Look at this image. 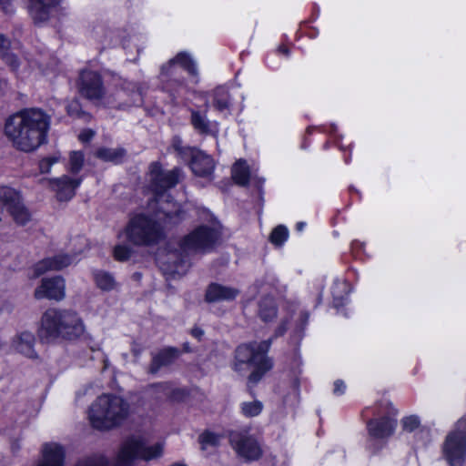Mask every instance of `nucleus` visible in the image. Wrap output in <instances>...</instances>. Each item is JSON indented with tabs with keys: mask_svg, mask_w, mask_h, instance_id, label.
I'll list each match as a JSON object with an SVG mask.
<instances>
[{
	"mask_svg": "<svg viewBox=\"0 0 466 466\" xmlns=\"http://www.w3.org/2000/svg\"><path fill=\"white\" fill-rule=\"evenodd\" d=\"M345 384L342 380H336L334 383V392L336 394H342L345 390Z\"/></svg>",
	"mask_w": 466,
	"mask_h": 466,
	"instance_id": "41",
	"label": "nucleus"
},
{
	"mask_svg": "<svg viewBox=\"0 0 466 466\" xmlns=\"http://www.w3.org/2000/svg\"><path fill=\"white\" fill-rule=\"evenodd\" d=\"M5 62L11 67L12 70H16L18 67V60L16 56L11 53H5L3 55Z\"/></svg>",
	"mask_w": 466,
	"mask_h": 466,
	"instance_id": "39",
	"label": "nucleus"
},
{
	"mask_svg": "<svg viewBox=\"0 0 466 466\" xmlns=\"http://www.w3.org/2000/svg\"><path fill=\"white\" fill-rule=\"evenodd\" d=\"M177 66H181L185 70H187L189 74L195 75L197 73V68L187 54L180 53L173 59L169 60V62L162 66V73L167 74L170 69H175Z\"/></svg>",
	"mask_w": 466,
	"mask_h": 466,
	"instance_id": "23",
	"label": "nucleus"
},
{
	"mask_svg": "<svg viewBox=\"0 0 466 466\" xmlns=\"http://www.w3.org/2000/svg\"><path fill=\"white\" fill-rule=\"evenodd\" d=\"M50 127V116L36 107L25 108L9 116L5 132L15 147L30 152L46 139Z\"/></svg>",
	"mask_w": 466,
	"mask_h": 466,
	"instance_id": "1",
	"label": "nucleus"
},
{
	"mask_svg": "<svg viewBox=\"0 0 466 466\" xmlns=\"http://www.w3.org/2000/svg\"><path fill=\"white\" fill-rule=\"evenodd\" d=\"M125 150L122 148L103 147L96 151V156L105 161L118 162L123 158Z\"/></svg>",
	"mask_w": 466,
	"mask_h": 466,
	"instance_id": "30",
	"label": "nucleus"
},
{
	"mask_svg": "<svg viewBox=\"0 0 466 466\" xmlns=\"http://www.w3.org/2000/svg\"><path fill=\"white\" fill-rule=\"evenodd\" d=\"M258 315L263 321H270L277 316V308L272 298L267 297L259 301Z\"/></svg>",
	"mask_w": 466,
	"mask_h": 466,
	"instance_id": "25",
	"label": "nucleus"
},
{
	"mask_svg": "<svg viewBox=\"0 0 466 466\" xmlns=\"http://www.w3.org/2000/svg\"><path fill=\"white\" fill-rule=\"evenodd\" d=\"M263 408V403L258 400L243 401L240 405L241 413L248 418L258 416Z\"/></svg>",
	"mask_w": 466,
	"mask_h": 466,
	"instance_id": "29",
	"label": "nucleus"
},
{
	"mask_svg": "<svg viewBox=\"0 0 466 466\" xmlns=\"http://www.w3.org/2000/svg\"><path fill=\"white\" fill-rule=\"evenodd\" d=\"M59 0H30L29 12L35 23L46 21Z\"/></svg>",
	"mask_w": 466,
	"mask_h": 466,
	"instance_id": "18",
	"label": "nucleus"
},
{
	"mask_svg": "<svg viewBox=\"0 0 466 466\" xmlns=\"http://www.w3.org/2000/svg\"><path fill=\"white\" fill-rule=\"evenodd\" d=\"M304 227H305V223H303V222H299V223L297 224V229L299 231L303 230Z\"/></svg>",
	"mask_w": 466,
	"mask_h": 466,
	"instance_id": "44",
	"label": "nucleus"
},
{
	"mask_svg": "<svg viewBox=\"0 0 466 466\" xmlns=\"http://www.w3.org/2000/svg\"><path fill=\"white\" fill-rule=\"evenodd\" d=\"M218 237L215 228L200 226L184 238L181 248L187 254L206 253L214 248Z\"/></svg>",
	"mask_w": 466,
	"mask_h": 466,
	"instance_id": "8",
	"label": "nucleus"
},
{
	"mask_svg": "<svg viewBox=\"0 0 466 466\" xmlns=\"http://www.w3.org/2000/svg\"><path fill=\"white\" fill-rule=\"evenodd\" d=\"M269 347L268 340L239 345L235 351L233 370L241 375L250 372L248 380L257 383L272 368L267 356Z\"/></svg>",
	"mask_w": 466,
	"mask_h": 466,
	"instance_id": "4",
	"label": "nucleus"
},
{
	"mask_svg": "<svg viewBox=\"0 0 466 466\" xmlns=\"http://www.w3.org/2000/svg\"><path fill=\"white\" fill-rule=\"evenodd\" d=\"M229 444L237 456L246 462L258 461L263 456L261 441L248 432H232Z\"/></svg>",
	"mask_w": 466,
	"mask_h": 466,
	"instance_id": "9",
	"label": "nucleus"
},
{
	"mask_svg": "<svg viewBox=\"0 0 466 466\" xmlns=\"http://www.w3.org/2000/svg\"><path fill=\"white\" fill-rule=\"evenodd\" d=\"M2 347H3V342H2V340L0 339V350L2 349Z\"/></svg>",
	"mask_w": 466,
	"mask_h": 466,
	"instance_id": "48",
	"label": "nucleus"
},
{
	"mask_svg": "<svg viewBox=\"0 0 466 466\" xmlns=\"http://www.w3.org/2000/svg\"><path fill=\"white\" fill-rule=\"evenodd\" d=\"M85 331L82 319L71 310L49 309L41 318L39 336L46 340L59 338L76 339L83 336Z\"/></svg>",
	"mask_w": 466,
	"mask_h": 466,
	"instance_id": "3",
	"label": "nucleus"
},
{
	"mask_svg": "<svg viewBox=\"0 0 466 466\" xmlns=\"http://www.w3.org/2000/svg\"><path fill=\"white\" fill-rule=\"evenodd\" d=\"M192 171L199 177H208L212 174L215 165L213 159L202 151H195L190 162Z\"/></svg>",
	"mask_w": 466,
	"mask_h": 466,
	"instance_id": "20",
	"label": "nucleus"
},
{
	"mask_svg": "<svg viewBox=\"0 0 466 466\" xmlns=\"http://www.w3.org/2000/svg\"><path fill=\"white\" fill-rule=\"evenodd\" d=\"M160 210L163 217L157 214V219H153L145 215H137L130 219L126 228L127 239L137 246H148L157 242L162 230L160 221L177 222L180 213L179 206L169 200H159Z\"/></svg>",
	"mask_w": 466,
	"mask_h": 466,
	"instance_id": "2",
	"label": "nucleus"
},
{
	"mask_svg": "<svg viewBox=\"0 0 466 466\" xmlns=\"http://www.w3.org/2000/svg\"><path fill=\"white\" fill-rule=\"evenodd\" d=\"M60 160V155H54L42 159L39 163V168L41 173H48L51 167Z\"/></svg>",
	"mask_w": 466,
	"mask_h": 466,
	"instance_id": "37",
	"label": "nucleus"
},
{
	"mask_svg": "<svg viewBox=\"0 0 466 466\" xmlns=\"http://www.w3.org/2000/svg\"><path fill=\"white\" fill-rule=\"evenodd\" d=\"M74 466H108V462L104 456L96 455L80 460Z\"/></svg>",
	"mask_w": 466,
	"mask_h": 466,
	"instance_id": "33",
	"label": "nucleus"
},
{
	"mask_svg": "<svg viewBox=\"0 0 466 466\" xmlns=\"http://www.w3.org/2000/svg\"><path fill=\"white\" fill-rule=\"evenodd\" d=\"M230 98L227 88L219 86L214 91V106L220 112L229 109Z\"/></svg>",
	"mask_w": 466,
	"mask_h": 466,
	"instance_id": "27",
	"label": "nucleus"
},
{
	"mask_svg": "<svg viewBox=\"0 0 466 466\" xmlns=\"http://www.w3.org/2000/svg\"><path fill=\"white\" fill-rule=\"evenodd\" d=\"M190 123L200 135L217 137L219 132L218 123L208 120L206 111L191 110Z\"/></svg>",
	"mask_w": 466,
	"mask_h": 466,
	"instance_id": "16",
	"label": "nucleus"
},
{
	"mask_svg": "<svg viewBox=\"0 0 466 466\" xmlns=\"http://www.w3.org/2000/svg\"><path fill=\"white\" fill-rule=\"evenodd\" d=\"M201 334H202V332H201V331H199V332H194V335H195V336H200Z\"/></svg>",
	"mask_w": 466,
	"mask_h": 466,
	"instance_id": "47",
	"label": "nucleus"
},
{
	"mask_svg": "<svg viewBox=\"0 0 466 466\" xmlns=\"http://www.w3.org/2000/svg\"><path fill=\"white\" fill-rule=\"evenodd\" d=\"M104 363H105L104 368H105V369H106V368H107V366H108V360H104Z\"/></svg>",
	"mask_w": 466,
	"mask_h": 466,
	"instance_id": "46",
	"label": "nucleus"
},
{
	"mask_svg": "<svg viewBox=\"0 0 466 466\" xmlns=\"http://www.w3.org/2000/svg\"><path fill=\"white\" fill-rule=\"evenodd\" d=\"M250 177V171L246 162L243 160L237 161L232 167V178L240 185L246 186Z\"/></svg>",
	"mask_w": 466,
	"mask_h": 466,
	"instance_id": "24",
	"label": "nucleus"
},
{
	"mask_svg": "<svg viewBox=\"0 0 466 466\" xmlns=\"http://www.w3.org/2000/svg\"><path fill=\"white\" fill-rule=\"evenodd\" d=\"M149 187L156 196H161L167 189L176 186L180 177V170H163L161 167L153 163L149 169Z\"/></svg>",
	"mask_w": 466,
	"mask_h": 466,
	"instance_id": "11",
	"label": "nucleus"
},
{
	"mask_svg": "<svg viewBox=\"0 0 466 466\" xmlns=\"http://www.w3.org/2000/svg\"><path fill=\"white\" fill-rule=\"evenodd\" d=\"M95 136V132L91 129H86V130H83L79 136H78V138L79 140H81L82 142H87L89 141L90 139L93 138V137Z\"/></svg>",
	"mask_w": 466,
	"mask_h": 466,
	"instance_id": "40",
	"label": "nucleus"
},
{
	"mask_svg": "<svg viewBox=\"0 0 466 466\" xmlns=\"http://www.w3.org/2000/svg\"><path fill=\"white\" fill-rule=\"evenodd\" d=\"M95 280L97 287L103 290H111L115 288L114 278L107 272L97 271L95 273Z\"/></svg>",
	"mask_w": 466,
	"mask_h": 466,
	"instance_id": "31",
	"label": "nucleus"
},
{
	"mask_svg": "<svg viewBox=\"0 0 466 466\" xmlns=\"http://www.w3.org/2000/svg\"><path fill=\"white\" fill-rule=\"evenodd\" d=\"M402 428L407 431H413L417 428H419L420 421L417 416H409L402 420L401 421Z\"/></svg>",
	"mask_w": 466,
	"mask_h": 466,
	"instance_id": "38",
	"label": "nucleus"
},
{
	"mask_svg": "<svg viewBox=\"0 0 466 466\" xmlns=\"http://www.w3.org/2000/svg\"><path fill=\"white\" fill-rule=\"evenodd\" d=\"M35 342V339L32 332L23 331L14 337L12 348L25 357L33 359L36 357Z\"/></svg>",
	"mask_w": 466,
	"mask_h": 466,
	"instance_id": "19",
	"label": "nucleus"
},
{
	"mask_svg": "<svg viewBox=\"0 0 466 466\" xmlns=\"http://www.w3.org/2000/svg\"><path fill=\"white\" fill-rule=\"evenodd\" d=\"M80 184V178H70L67 176L51 181L52 188L56 192L59 200L71 199Z\"/></svg>",
	"mask_w": 466,
	"mask_h": 466,
	"instance_id": "17",
	"label": "nucleus"
},
{
	"mask_svg": "<svg viewBox=\"0 0 466 466\" xmlns=\"http://www.w3.org/2000/svg\"><path fill=\"white\" fill-rule=\"evenodd\" d=\"M443 454L450 466H463L466 459V419L458 420L443 444Z\"/></svg>",
	"mask_w": 466,
	"mask_h": 466,
	"instance_id": "7",
	"label": "nucleus"
},
{
	"mask_svg": "<svg viewBox=\"0 0 466 466\" xmlns=\"http://www.w3.org/2000/svg\"><path fill=\"white\" fill-rule=\"evenodd\" d=\"M130 415V405L122 397L102 394L88 410V419L97 430H111L121 425Z\"/></svg>",
	"mask_w": 466,
	"mask_h": 466,
	"instance_id": "5",
	"label": "nucleus"
},
{
	"mask_svg": "<svg viewBox=\"0 0 466 466\" xmlns=\"http://www.w3.org/2000/svg\"><path fill=\"white\" fill-rule=\"evenodd\" d=\"M289 231L284 226H278L270 234V240L275 245H281L288 238Z\"/></svg>",
	"mask_w": 466,
	"mask_h": 466,
	"instance_id": "34",
	"label": "nucleus"
},
{
	"mask_svg": "<svg viewBox=\"0 0 466 466\" xmlns=\"http://www.w3.org/2000/svg\"><path fill=\"white\" fill-rule=\"evenodd\" d=\"M67 113L76 117H85V119H89L90 116L86 114H85L80 106V104L76 100H73L66 106Z\"/></svg>",
	"mask_w": 466,
	"mask_h": 466,
	"instance_id": "35",
	"label": "nucleus"
},
{
	"mask_svg": "<svg viewBox=\"0 0 466 466\" xmlns=\"http://www.w3.org/2000/svg\"><path fill=\"white\" fill-rule=\"evenodd\" d=\"M11 0H0V7H2L5 12H8V4Z\"/></svg>",
	"mask_w": 466,
	"mask_h": 466,
	"instance_id": "42",
	"label": "nucleus"
},
{
	"mask_svg": "<svg viewBox=\"0 0 466 466\" xmlns=\"http://www.w3.org/2000/svg\"><path fill=\"white\" fill-rule=\"evenodd\" d=\"M78 88L80 94L89 100H100L106 94L101 76L91 70L81 72Z\"/></svg>",
	"mask_w": 466,
	"mask_h": 466,
	"instance_id": "12",
	"label": "nucleus"
},
{
	"mask_svg": "<svg viewBox=\"0 0 466 466\" xmlns=\"http://www.w3.org/2000/svg\"><path fill=\"white\" fill-rule=\"evenodd\" d=\"M164 390H167V385H164Z\"/></svg>",
	"mask_w": 466,
	"mask_h": 466,
	"instance_id": "49",
	"label": "nucleus"
},
{
	"mask_svg": "<svg viewBox=\"0 0 466 466\" xmlns=\"http://www.w3.org/2000/svg\"><path fill=\"white\" fill-rule=\"evenodd\" d=\"M8 45V41L4 37L3 35H0V48L5 47Z\"/></svg>",
	"mask_w": 466,
	"mask_h": 466,
	"instance_id": "43",
	"label": "nucleus"
},
{
	"mask_svg": "<svg viewBox=\"0 0 466 466\" xmlns=\"http://www.w3.org/2000/svg\"><path fill=\"white\" fill-rule=\"evenodd\" d=\"M131 249L126 245H117L114 248V257L118 261H125L130 258Z\"/></svg>",
	"mask_w": 466,
	"mask_h": 466,
	"instance_id": "36",
	"label": "nucleus"
},
{
	"mask_svg": "<svg viewBox=\"0 0 466 466\" xmlns=\"http://www.w3.org/2000/svg\"><path fill=\"white\" fill-rule=\"evenodd\" d=\"M238 295V290L234 288L218 284H211L207 289L206 299L209 302L234 299Z\"/></svg>",
	"mask_w": 466,
	"mask_h": 466,
	"instance_id": "22",
	"label": "nucleus"
},
{
	"mask_svg": "<svg viewBox=\"0 0 466 466\" xmlns=\"http://www.w3.org/2000/svg\"><path fill=\"white\" fill-rule=\"evenodd\" d=\"M84 164V154L81 151H73L70 154L69 167L70 171L73 173H78Z\"/></svg>",
	"mask_w": 466,
	"mask_h": 466,
	"instance_id": "32",
	"label": "nucleus"
},
{
	"mask_svg": "<svg viewBox=\"0 0 466 466\" xmlns=\"http://www.w3.org/2000/svg\"><path fill=\"white\" fill-rule=\"evenodd\" d=\"M66 451L56 442L44 443L36 466H65Z\"/></svg>",
	"mask_w": 466,
	"mask_h": 466,
	"instance_id": "14",
	"label": "nucleus"
},
{
	"mask_svg": "<svg viewBox=\"0 0 466 466\" xmlns=\"http://www.w3.org/2000/svg\"><path fill=\"white\" fill-rule=\"evenodd\" d=\"M177 356V350L167 349L157 355L152 361L151 372H156L160 367L170 364Z\"/></svg>",
	"mask_w": 466,
	"mask_h": 466,
	"instance_id": "26",
	"label": "nucleus"
},
{
	"mask_svg": "<svg viewBox=\"0 0 466 466\" xmlns=\"http://www.w3.org/2000/svg\"><path fill=\"white\" fill-rule=\"evenodd\" d=\"M66 296V283L61 277L43 279L40 286L35 290V297L37 299H48L61 300Z\"/></svg>",
	"mask_w": 466,
	"mask_h": 466,
	"instance_id": "13",
	"label": "nucleus"
},
{
	"mask_svg": "<svg viewBox=\"0 0 466 466\" xmlns=\"http://www.w3.org/2000/svg\"><path fill=\"white\" fill-rule=\"evenodd\" d=\"M0 208L6 210L19 225H25L30 220L31 216L24 206L20 194L14 188L0 187Z\"/></svg>",
	"mask_w": 466,
	"mask_h": 466,
	"instance_id": "10",
	"label": "nucleus"
},
{
	"mask_svg": "<svg viewBox=\"0 0 466 466\" xmlns=\"http://www.w3.org/2000/svg\"><path fill=\"white\" fill-rule=\"evenodd\" d=\"M279 50L284 53L285 55H288L289 54V50L288 48H286L285 46H280L279 47Z\"/></svg>",
	"mask_w": 466,
	"mask_h": 466,
	"instance_id": "45",
	"label": "nucleus"
},
{
	"mask_svg": "<svg viewBox=\"0 0 466 466\" xmlns=\"http://www.w3.org/2000/svg\"><path fill=\"white\" fill-rule=\"evenodd\" d=\"M76 260L75 257L66 254H58L44 258L34 267L35 276L38 277L52 270H61L68 267Z\"/></svg>",
	"mask_w": 466,
	"mask_h": 466,
	"instance_id": "15",
	"label": "nucleus"
},
{
	"mask_svg": "<svg viewBox=\"0 0 466 466\" xmlns=\"http://www.w3.org/2000/svg\"><path fill=\"white\" fill-rule=\"evenodd\" d=\"M397 421L391 418H383L381 420H372L368 423L370 434L374 438H386L391 435L396 428Z\"/></svg>",
	"mask_w": 466,
	"mask_h": 466,
	"instance_id": "21",
	"label": "nucleus"
},
{
	"mask_svg": "<svg viewBox=\"0 0 466 466\" xmlns=\"http://www.w3.org/2000/svg\"><path fill=\"white\" fill-rule=\"evenodd\" d=\"M223 436L218 433H215L209 431H206L201 433L198 437V441L202 451H206L210 447L219 446Z\"/></svg>",
	"mask_w": 466,
	"mask_h": 466,
	"instance_id": "28",
	"label": "nucleus"
},
{
	"mask_svg": "<svg viewBox=\"0 0 466 466\" xmlns=\"http://www.w3.org/2000/svg\"><path fill=\"white\" fill-rule=\"evenodd\" d=\"M164 446L156 443L148 446L141 437H132L122 443L116 456V466H132L137 460L150 461L162 455Z\"/></svg>",
	"mask_w": 466,
	"mask_h": 466,
	"instance_id": "6",
	"label": "nucleus"
}]
</instances>
